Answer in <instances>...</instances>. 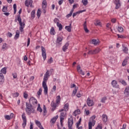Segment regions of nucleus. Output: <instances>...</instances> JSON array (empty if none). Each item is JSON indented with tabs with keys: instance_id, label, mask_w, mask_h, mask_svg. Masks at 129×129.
I'll use <instances>...</instances> for the list:
<instances>
[{
	"instance_id": "1",
	"label": "nucleus",
	"mask_w": 129,
	"mask_h": 129,
	"mask_svg": "<svg viewBox=\"0 0 129 129\" xmlns=\"http://www.w3.org/2000/svg\"><path fill=\"white\" fill-rule=\"evenodd\" d=\"M19 15L17 16V19H15V22H17L18 20L20 26V31L21 32H24V28H25V24L24 22H22V18H21L20 14H22V9L19 11Z\"/></svg>"
},
{
	"instance_id": "2",
	"label": "nucleus",
	"mask_w": 129,
	"mask_h": 129,
	"mask_svg": "<svg viewBox=\"0 0 129 129\" xmlns=\"http://www.w3.org/2000/svg\"><path fill=\"white\" fill-rule=\"evenodd\" d=\"M26 112L27 113L30 115L31 113H34L35 112V109H34V106L29 104V103H26Z\"/></svg>"
},
{
	"instance_id": "3",
	"label": "nucleus",
	"mask_w": 129,
	"mask_h": 129,
	"mask_svg": "<svg viewBox=\"0 0 129 129\" xmlns=\"http://www.w3.org/2000/svg\"><path fill=\"white\" fill-rule=\"evenodd\" d=\"M47 81H48V78L44 76L43 81L42 82V87L44 88V93L45 95L48 94V87L47 86Z\"/></svg>"
},
{
	"instance_id": "4",
	"label": "nucleus",
	"mask_w": 129,
	"mask_h": 129,
	"mask_svg": "<svg viewBox=\"0 0 129 129\" xmlns=\"http://www.w3.org/2000/svg\"><path fill=\"white\" fill-rule=\"evenodd\" d=\"M29 104L33 106V107H36L37 106V104H38V101H37V99L34 97H32L29 99Z\"/></svg>"
},
{
	"instance_id": "5",
	"label": "nucleus",
	"mask_w": 129,
	"mask_h": 129,
	"mask_svg": "<svg viewBox=\"0 0 129 129\" xmlns=\"http://www.w3.org/2000/svg\"><path fill=\"white\" fill-rule=\"evenodd\" d=\"M95 115H93L91 117V119L92 120L89 122V129H92V125L93 126H94L95 125V120H94V119H95Z\"/></svg>"
},
{
	"instance_id": "6",
	"label": "nucleus",
	"mask_w": 129,
	"mask_h": 129,
	"mask_svg": "<svg viewBox=\"0 0 129 129\" xmlns=\"http://www.w3.org/2000/svg\"><path fill=\"white\" fill-rule=\"evenodd\" d=\"M74 122V121L73 120V117L72 116H71L70 118L68 119V127L69 129H73V123Z\"/></svg>"
},
{
	"instance_id": "7",
	"label": "nucleus",
	"mask_w": 129,
	"mask_h": 129,
	"mask_svg": "<svg viewBox=\"0 0 129 129\" xmlns=\"http://www.w3.org/2000/svg\"><path fill=\"white\" fill-rule=\"evenodd\" d=\"M66 115V113L65 112H61L60 115V122L61 127L63 126V120H64V117Z\"/></svg>"
},
{
	"instance_id": "8",
	"label": "nucleus",
	"mask_w": 129,
	"mask_h": 129,
	"mask_svg": "<svg viewBox=\"0 0 129 129\" xmlns=\"http://www.w3.org/2000/svg\"><path fill=\"white\" fill-rule=\"evenodd\" d=\"M22 118L23 120V123L22 124V126L23 127H25L27 124V118L26 117V114L25 113H23L22 115Z\"/></svg>"
},
{
	"instance_id": "9",
	"label": "nucleus",
	"mask_w": 129,
	"mask_h": 129,
	"mask_svg": "<svg viewBox=\"0 0 129 129\" xmlns=\"http://www.w3.org/2000/svg\"><path fill=\"white\" fill-rule=\"evenodd\" d=\"M41 52H42V56L43 58V59L46 60V58H47V54H46V49L45 47L41 46Z\"/></svg>"
},
{
	"instance_id": "10",
	"label": "nucleus",
	"mask_w": 129,
	"mask_h": 129,
	"mask_svg": "<svg viewBox=\"0 0 129 129\" xmlns=\"http://www.w3.org/2000/svg\"><path fill=\"white\" fill-rule=\"evenodd\" d=\"M87 105L89 106H93L94 105L93 100L90 99V98H88L87 100Z\"/></svg>"
},
{
	"instance_id": "11",
	"label": "nucleus",
	"mask_w": 129,
	"mask_h": 129,
	"mask_svg": "<svg viewBox=\"0 0 129 129\" xmlns=\"http://www.w3.org/2000/svg\"><path fill=\"white\" fill-rule=\"evenodd\" d=\"M5 82V77L3 73H0V85H2Z\"/></svg>"
},
{
	"instance_id": "12",
	"label": "nucleus",
	"mask_w": 129,
	"mask_h": 129,
	"mask_svg": "<svg viewBox=\"0 0 129 129\" xmlns=\"http://www.w3.org/2000/svg\"><path fill=\"white\" fill-rule=\"evenodd\" d=\"M113 87L115 88H119V85L117 84V82L115 80H113L111 82Z\"/></svg>"
},
{
	"instance_id": "13",
	"label": "nucleus",
	"mask_w": 129,
	"mask_h": 129,
	"mask_svg": "<svg viewBox=\"0 0 129 129\" xmlns=\"http://www.w3.org/2000/svg\"><path fill=\"white\" fill-rule=\"evenodd\" d=\"M124 94L126 97H128L129 96V87H126L124 91Z\"/></svg>"
},
{
	"instance_id": "14",
	"label": "nucleus",
	"mask_w": 129,
	"mask_h": 129,
	"mask_svg": "<svg viewBox=\"0 0 129 129\" xmlns=\"http://www.w3.org/2000/svg\"><path fill=\"white\" fill-rule=\"evenodd\" d=\"M25 6L26 7H27V8H29V6L31 5L32 6V4H33V1L32 0H26L25 1Z\"/></svg>"
},
{
	"instance_id": "15",
	"label": "nucleus",
	"mask_w": 129,
	"mask_h": 129,
	"mask_svg": "<svg viewBox=\"0 0 129 129\" xmlns=\"http://www.w3.org/2000/svg\"><path fill=\"white\" fill-rule=\"evenodd\" d=\"M77 69L78 70V72L80 74H81V75H85V74H84V72L81 70V67L80 65H78L77 67Z\"/></svg>"
},
{
	"instance_id": "16",
	"label": "nucleus",
	"mask_w": 129,
	"mask_h": 129,
	"mask_svg": "<svg viewBox=\"0 0 129 129\" xmlns=\"http://www.w3.org/2000/svg\"><path fill=\"white\" fill-rule=\"evenodd\" d=\"M115 4L116 5L115 9L116 10L119 9V8L120 7V3L119 2V0H115Z\"/></svg>"
},
{
	"instance_id": "17",
	"label": "nucleus",
	"mask_w": 129,
	"mask_h": 129,
	"mask_svg": "<svg viewBox=\"0 0 129 129\" xmlns=\"http://www.w3.org/2000/svg\"><path fill=\"white\" fill-rule=\"evenodd\" d=\"M58 117H59L58 115H57L56 116L53 117V118H51L50 120V122H51V123L54 124V123L56 122V120H57V119H58Z\"/></svg>"
},
{
	"instance_id": "18",
	"label": "nucleus",
	"mask_w": 129,
	"mask_h": 129,
	"mask_svg": "<svg viewBox=\"0 0 129 129\" xmlns=\"http://www.w3.org/2000/svg\"><path fill=\"white\" fill-rule=\"evenodd\" d=\"M84 29L86 33H89V30L87 29V22L85 21L83 24Z\"/></svg>"
},
{
	"instance_id": "19",
	"label": "nucleus",
	"mask_w": 129,
	"mask_h": 129,
	"mask_svg": "<svg viewBox=\"0 0 129 129\" xmlns=\"http://www.w3.org/2000/svg\"><path fill=\"white\" fill-rule=\"evenodd\" d=\"M84 12H86V10H81L80 11L77 12L76 13H74L73 14V17L74 18V17H76L78 14H81V13H83Z\"/></svg>"
},
{
	"instance_id": "20",
	"label": "nucleus",
	"mask_w": 129,
	"mask_h": 129,
	"mask_svg": "<svg viewBox=\"0 0 129 129\" xmlns=\"http://www.w3.org/2000/svg\"><path fill=\"white\" fill-rule=\"evenodd\" d=\"M51 106L52 107L51 109L52 111H54V110L56 109V103H54V101H53L51 103Z\"/></svg>"
},
{
	"instance_id": "21",
	"label": "nucleus",
	"mask_w": 129,
	"mask_h": 129,
	"mask_svg": "<svg viewBox=\"0 0 129 129\" xmlns=\"http://www.w3.org/2000/svg\"><path fill=\"white\" fill-rule=\"evenodd\" d=\"M69 46V43L67 42L62 47V50L63 52H66L67 49H68V47Z\"/></svg>"
},
{
	"instance_id": "22",
	"label": "nucleus",
	"mask_w": 129,
	"mask_h": 129,
	"mask_svg": "<svg viewBox=\"0 0 129 129\" xmlns=\"http://www.w3.org/2000/svg\"><path fill=\"white\" fill-rule=\"evenodd\" d=\"M42 6V10H45L46 8H47V2L46 1V0H43Z\"/></svg>"
},
{
	"instance_id": "23",
	"label": "nucleus",
	"mask_w": 129,
	"mask_h": 129,
	"mask_svg": "<svg viewBox=\"0 0 129 129\" xmlns=\"http://www.w3.org/2000/svg\"><path fill=\"white\" fill-rule=\"evenodd\" d=\"M102 118L104 122H106V121H107V115H106V114H103L102 116Z\"/></svg>"
},
{
	"instance_id": "24",
	"label": "nucleus",
	"mask_w": 129,
	"mask_h": 129,
	"mask_svg": "<svg viewBox=\"0 0 129 129\" xmlns=\"http://www.w3.org/2000/svg\"><path fill=\"white\" fill-rule=\"evenodd\" d=\"M71 27H72V24H70L69 25V26H66L65 27V29L66 30H67V31H68V32H71Z\"/></svg>"
},
{
	"instance_id": "25",
	"label": "nucleus",
	"mask_w": 129,
	"mask_h": 129,
	"mask_svg": "<svg viewBox=\"0 0 129 129\" xmlns=\"http://www.w3.org/2000/svg\"><path fill=\"white\" fill-rule=\"evenodd\" d=\"M80 109H78L77 110H76L74 112H73V115H74V116H76V115H77V114H80Z\"/></svg>"
},
{
	"instance_id": "26",
	"label": "nucleus",
	"mask_w": 129,
	"mask_h": 129,
	"mask_svg": "<svg viewBox=\"0 0 129 129\" xmlns=\"http://www.w3.org/2000/svg\"><path fill=\"white\" fill-rule=\"evenodd\" d=\"M122 47H123V51L126 54H127V51H128V48L127 47H125L124 46V44H122Z\"/></svg>"
},
{
	"instance_id": "27",
	"label": "nucleus",
	"mask_w": 129,
	"mask_h": 129,
	"mask_svg": "<svg viewBox=\"0 0 129 129\" xmlns=\"http://www.w3.org/2000/svg\"><path fill=\"white\" fill-rule=\"evenodd\" d=\"M57 26L58 28H59V31H62V29H63V26L61 23H59V22H57Z\"/></svg>"
},
{
	"instance_id": "28",
	"label": "nucleus",
	"mask_w": 129,
	"mask_h": 129,
	"mask_svg": "<svg viewBox=\"0 0 129 129\" xmlns=\"http://www.w3.org/2000/svg\"><path fill=\"white\" fill-rule=\"evenodd\" d=\"M62 40H63V37L58 36L57 37V38L56 43L59 44L60 42H62Z\"/></svg>"
},
{
	"instance_id": "29",
	"label": "nucleus",
	"mask_w": 129,
	"mask_h": 129,
	"mask_svg": "<svg viewBox=\"0 0 129 129\" xmlns=\"http://www.w3.org/2000/svg\"><path fill=\"white\" fill-rule=\"evenodd\" d=\"M78 90V87H75V90L73 92L72 96H75L76 93H77V91Z\"/></svg>"
},
{
	"instance_id": "30",
	"label": "nucleus",
	"mask_w": 129,
	"mask_h": 129,
	"mask_svg": "<svg viewBox=\"0 0 129 129\" xmlns=\"http://www.w3.org/2000/svg\"><path fill=\"white\" fill-rule=\"evenodd\" d=\"M95 54V51L94 50H90L88 52V55H93Z\"/></svg>"
},
{
	"instance_id": "31",
	"label": "nucleus",
	"mask_w": 129,
	"mask_h": 129,
	"mask_svg": "<svg viewBox=\"0 0 129 129\" xmlns=\"http://www.w3.org/2000/svg\"><path fill=\"white\" fill-rule=\"evenodd\" d=\"M69 107V104H68V103H67L64 106V111H68V108Z\"/></svg>"
},
{
	"instance_id": "32",
	"label": "nucleus",
	"mask_w": 129,
	"mask_h": 129,
	"mask_svg": "<svg viewBox=\"0 0 129 129\" xmlns=\"http://www.w3.org/2000/svg\"><path fill=\"white\" fill-rule=\"evenodd\" d=\"M19 37H20V31H16V34L15 36V39H18Z\"/></svg>"
},
{
	"instance_id": "33",
	"label": "nucleus",
	"mask_w": 129,
	"mask_h": 129,
	"mask_svg": "<svg viewBox=\"0 0 129 129\" xmlns=\"http://www.w3.org/2000/svg\"><path fill=\"white\" fill-rule=\"evenodd\" d=\"M50 72L47 70V72H46V73L44 75V77H46L47 78H49V77H50Z\"/></svg>"
},
{
	"instance_id": "34",
	"label": "nucleus",
	"mask_w": 129,
	"mask_h": 129,
	"mask_svg": "<svg viewBox=\"0 0 129 129\" xmlns=\"http://www.w3.org/2000/svg\"><path fill=\"white\" fill-rule=\"evenodd\" d=\"M50 33L51 35H55V29H54V27L51 28Z\"/></svg>"
},
{
	"instance_id": "35",
	"label": "nucleus",
	"mask_w": 129,
	"mask_h": 129,
	"mask_svg": "<svg viewBox=\"0 0 129 129\" xmlns=\"http://www.w3.org/2000/svg\"><path fill=\"white\" fill-rule=\"evenodd\" d=\"M37 111H39V112H42V108H41V105H40V104H38V107L37 108Z\"/></svg>"
},
{
	"instance_id": "36",
	"label": "nucleus",
	"mask_w": 129,
	"mask_h": 129,
	"mask_svg": "<svg viewBox=\"0 0 129 129\" xmlns=\"http://www.w3.org/2000/svg\"><path fill=\"white\" fill-rule=\"evenodd\" d=\"M92 44H94L95 46L98 44V41L95 39H94L92 40Z\"/></svg>"
},
{
	"instance_id": "37",
	"label": "nucleus",
	"mask_w": 129,
	"mask_h": 129,
	"mask_svg": "<svg viewBox=\"0 0 129 129\" xmlns=\"http://www.w3.org/2000/svg\"><path fill=\"white\" fill-rule=\"evenodd\" d=\"M35 123L37 126H41L42 125V124H41V122L40 121H38V120H35Z\"/></svg>"
},
{
	"instance_id": "38",
	"label": "nucleus",
	"mask_w": 129,
	"mask_h": 129,
	"mask_svg": "<svg viewBox=\"0 0 129 129\" xmlns=\"http://www.w3.org/2000/svg\"><path fill=\"white\" fill-rule=\"evenodd\" d=\"M60 98H61V97L59 95L56 97V103H60Z\"/></svg>"
},
{
	"instance_id": "39",
	"label": "nucleus",
	"mask_w": 129,
	"mask_h": 129,
	"mask_svg": "<svg viewBox=\"0 0 129 129\" xmlns=\"http://www.w3.org/2000/svg\"><path fill=\"white\" fill-rule=\"evenodd\" d=\"M101 49L99 47H97L95 49H94L95 53L97 54V53H99Z\"/></svg>"
},
{
	"instance_id": "40",
	"label": "nucleus",
	"mask_w": 129,
	"mask_h": 129,
	"mask_svg": "<svg viewBox=\"0 0 129 129\" xmlns=\"http://www.w3.org/2000/svg\"><path fill=\"white\" fill-rule=\"evenodd\" d=\"M2 73H3V74H6L7 73V68H4L1 70Z\"/></svg>"
},
{
	"instance_id": "41",
	"label": "nucleus",
	"mask_w": 129,
	"mask_h": 129,
	"mask_svg": "<svg viewBox=\"0 0 129 129\" xmlns=\"http://www.w3.org/2000/svg\"><path fill=\"white\" fill-rule=\"evenodd\" d=\"M95 25L96 26H101V23L100 22V21L96 20V22L95 23Z\"/></svg>"
},
{
	"instance_id": "42",
	"label": "nucleus",
	"mask_w": 129,
	"mask_h": 129,
	"mask_svg": "<svg viewBox=\"0 0 129 129\" xmlns=\"http://www.w3.org/2000/svg\"><path fill=\"white\" fill-rule=\"evenodd\" d=\"M117 30L120 33H122V32H123V28H122V27H118Z\"/></svg>"
},
{
	"instance_id": "43",
	"label": "nucleus",
	"mask_w": 129,
	"mask_h": 129,
	"mask_svg": "<svg viewBox=\"0 0 129 129\" xmlns=\"http://www.w3.org/2000/svg\"><path fill=\"white\" fill-rule=\"evenodd\" d=\"M82 3L84 6H87L88 1L87 0H82Z\"/></svg>"
},
{
	"instance_id": "44",
	"label": "nucleus",
	"mask_w": 129,
	"mask_h": 129,
	"mask_svg": "<svg viewBox=\"0 0 129 129\" xmlns=\"http://www.w3.org/2000/svg\"><path fill=\"white\" fill-rule=\"evenodd\" d=\"M81 120H82V119H81V118H80L79 119L78 122H77V123H76L77 127H78L79 126V125H80V124H81Z\"/></svg>"
},
{
	"instance_id": "45",
	"label": "nucleus",
	"mask_w": 129,
	"mask_h": 129,
	"mask_svg": "<svg viewBox=\"0 0 129 129\" xmlns=\"http://www.w3.org/2000/svg\"><path fill=\"white\" fill-rule=\"evenodd\" d=\"M119 82H120V83H121V84H122V85H124V86H126V82H125V81L123 80H121Z\"/></svg>"
},
{
	"instance_id": "46",
	"label": "nucleus",
	"mask_w": 129,
	"mask_h": 129,
	"mask_svg": "<svg viewBox=\"0 0 129 129\" xmlns=\"http://www.w3.org/2000/svg\"><path fill=\"white\" fill-rule=\"evenodd\" d=\"M37 16L38 19H39V18H40V16H41V10L40 9H38L37 10Z\"/></svg>"
},
{
	"instance_id": "47",
	"label": "nucleus",
	"mask_w": 129,
	"mask_h": 129,
	"mask_svg": "<svg viewBox=\"0 0 129 129\" xmlns=\"http://www.w3.org/2000/svg\"><path fill=\"white\" fill-rule=\"evenodd\" d=\"M13 9L14 10V14L15 15V14L17 13V5L16 4H14Z\"/></svg>"
},
{
	"instance_id": "48",
	"label": "nucleus",
	"mask_w": 129,
	"mask_h": 129,
	"mask_svg": "<svg viewBox=\"0 0 129 129\" xmlns=\"http://www.w3.org/2000/svg\"><path fill=\"white\" fill-rule=\"evenodd\" d=\"M2 11L4 13L8 12V7L4 6Z\"/></svg>"
},
{
	"instance_id": "49",
	"label": "nucleus",
	"mask_w": 129,
	"mask_h": 129,
	"mask_svg": "<svg viewBox=\"0 0 129 129\" xmlns=\"http://www.w3.org/2000/svg\"><path fill=\"white\" fill-rule=\"evenodd\" d=\"M107 99V98H106V97H104L102 98L101 102L102 103H105V100H106Z\"/></svg>"
},
{
	"instance_id": "50",
	"label": "nucleus",
	"mask_w": 129,
	"mask_h": 129,
	"mask_svg": "<svg viewBox=\"0 0 129 129\" xmlns=\"http://www.w3.org/2000/svg\"><path fill=\"white\" fill-rule=\"evenodd\" d=\"M35 10H33L31 12V18H32V19H34V18H35Z\"/></svg>"
},
{
	"instance_id": "51",
	"label": "nucleus",
	"mask_w": 129,
	"mask_h": 129,
	"mask_svg": "<svg viewBox=\"0 0 129 129\" xmlns=\"http://www.w3.org/2000/svg\"><path fill=\"white\" fill-rule=\"evenodd\" d=\"M42 88H40L39 91L37 92V95H38V96H40V95L42 94Z\"/></svg>"
},
{
	"instance_id": "52",
	"label": "nucleus",
	"mask_w": 129,
	"mask_h": 129,
	"mask_svg": "<svg viewBox=\"0 0 129 129\" xmlns=\"http://www.w3.org/2000/svg\"><path fill=\"white\" fill-rule=\"evenodd\" d=\"M24 98L25 99H27L28 98V94L27 93V92H25L23 94Z\"/></svg>"
},
{
	"instance_id": "53",
	"label": "nucleus",
	"mask_w": 129,
	"mask_h": 129,
	"mask_svg": "<svg viewBox=\"0 0 129 129\" xmlns=\"http://www.w3.org/2000/svg\"><path fill=\"white\" fill-rule=\"evenodd\" d=\"M127 63V60L126 59H124L122 63V66H125Z\"/></svg>"
},
{
	"instance_id": "54",
	"label": "nucleus",
	"mask_w": 129,
	"mask_h": 129,
	"mask_svg": "<svg viewBox=\"0 0 129 129\" xmlns=\"http://www.w3.org/2000/svg\"><path fill=\"white\" fill-rule=\"evenodd\" d=\"M7 46H8V44H7L6 43H4L2 46V49H3V50L5 49H7L8 47Z\"/></svg>"
},
{
	"instance_id": "55",
	"label": "nucleus",
	"mask_w": 129,
	"mask_h": 129,
	"mask_svg": "<svg viewBox=\"0 0 129 129\" xmlns=\"http://www.w3.org/2000/svg\"><path fill=\"white\" fill-rule=\"evenodd\" d=\"M19 95H20V94H19V93H18V92L13 94V96L14 97H18V96H19Z\"/></svg>"
},
{
	"instance_id": "56",
	"label": "nucleus",
	"mask_w": 129,
	"mask_h": 129,
	"mask_svg": "<svg viewBox=\"0 0 129 129\" xmlns=\"http://www.w3.org/2000/svg\"><path fill=\"white\" fill-rule=\"evenodd\" d=\"M52 62H53V58L52 57H50V58L48 59L47 61V63H48V64H51V63H52Z\"/></svg>"
},
{
	"instance_id": "57",
	"label": "nucleus",
	"mask_w": 129,
	"mask_h": 129,
	"mask_svg": "<svg viewBox=\"0 0 129 129\" xmlns=\"http://www.w3.org/2000/svg\"><path fill=\"white\" fill-rule=\"evenodd\" d=\"M5 119H8V120H10L11 119V116L10 115H6L5 116Z\"/></svg>"
},
{
	"instance_id": "58",
	"label": "nucleus",
	"mask_w": 129,
	"mask_h": 129,
	"mask_svg": "<svg viewBox=\"0 0 129 129\" xmlns=\"http://www.w3.org/2000/svg\"><path fill=\"white\" fill-rule=\"evenodd\" d=\"M118 38H120L121 39H124V36L123 35H120L119 34H117Z\"/></svg>"
},
{
	"instance_id": "59",
	"label": "nucleus",
	"mask_w": 129,
	"mask_h": 129,
	"mask_svg": "<svg viewBox=\"0 0 129 129\" xmlns=\"http://www.w3.org/2000/svg\"><path fill=\"white\" fill-rule=\"evenodd\" d=\"M71 16H72V14L70 13V14H68L66 17L67 18V19H68L69 18H70V17H71Z\"/></svg>"
},
{
	"instance_id": "60",
	"label": "nucleus",
	"mask_w": 129,
	"mask_h": 129,
	"mask_svg": "<svg viewBox=\"0 0 129 129\" xmlns=\"http://www.w3.org/2000/svg\"><path fill=\"white\" fill-rule=\"evenodd\" d=\"M96 129H102V126L100 125H98L96 127Z\"/></svg>"
},
{
	"instance_id": "61",
	"label": "nucleus",
	"mask_w": 129,
	"mask_h": 129,
	"mask_svg": "<svg viewBox=\"0 0 129 129\" xmlns=\"http://www.w3.org/2000/svg\"><path fill=\"white\" fill-rule=\"evenodd\" d=\"M30 45V38H28V41H27V47Z\"/></svg>"
},
{
	"instance_id": "62",
	"label": "nucleus",
	"mask_w": 129,
	"mask_h": 129,
	"mask_svg": "<svg viewBox=\"0 0 129 129\" xmlns=\"http://www.w3.org/2000/svg\"><path fill=\"white\" fill-rule=\"evenodd\" d=\"M62 4H63V0H60V1H58V4L59 5V6H61V5H62Z\"/></svg>"
},
{
	"instance_id": "63",
	"label": "nucleus",
	"mask_w": 129,
	"mask_h": 129,
	"mask_svg": "<svg viewBox=\"0 0 129 129\" xmlns=\"http://www.w3.org/2000/svg\"><path fill=\"white\" fill-rule=\"evenodd\" d=\"M77 97L78 98H80V97H81V94L80 93H78L77 94Z\"/></svg>"
},
{
	"instance_id": "64",
	"label": "nucleus",
	"mask_w": 129,
	"mask_h": 129,
	"mask_svg": "<svg viewBox=\"0 0 129 129\" xmlns=\"http://www.w3.org/2000/svg\"><path fill=\"white\" fill-rule=\"evenodd\" d=\"M126 127V124H123L122 129H125Z\"/></svg>"
}]
</instances>
